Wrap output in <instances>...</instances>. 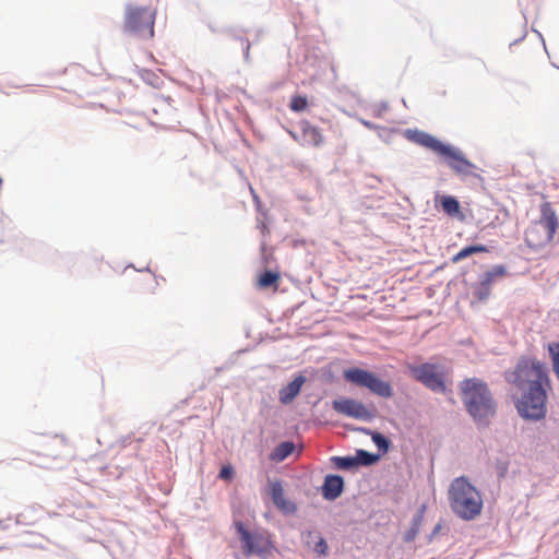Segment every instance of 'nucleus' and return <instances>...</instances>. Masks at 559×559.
I'll return each instance as SVG.
<instances>
[{"label":"nucleus","instance_id":"29","mask_svg":"<svg viewBox=\"0 0 559 559\" xmlns=\"http://www.w3.org/2000/svg\"><path fill=\"white\" fill-rule=\"evenodd\" d=\"M233 474H234L233 467L225 465L222 467V469L219 472V478L228 480L233 477Z\"/></svg>","mask_w":559,"mask_h":559},{"label":"nucleus","instance_id":"8","mask_svg":"<svg viewBox=\"0 0 559 559\" xmlns=\"http://www.w3.org/2000/svg\"><path fill=\"white\" fill-rule=\"evenodd\" d=\"M444 157L449 167L459 175H472L475 166L465 158L461 151L450 145L444 146L440 153Z\"/></svg>","mask_w":559,"mask_h":559},{"label":"nucleus","instance_id":"7","mask_svg":"<svg viewBox=\"0 0 559 559\" xmlns=\"http://www.w3.org/2000/svg\"><path fill=\"white\" fill-rule=\"evenodd\" d=\"M235 526L240 535L243 554L247 557H250L253 554L264 556L271 551L272 543L265 534L250 533L241 522H236Z\"/></svg>","mask_w":559,"mask_h":559},{"label":"nucleus","instance_id":"13","mask_svg":"<svg viewBox=\"0 0 559 559\" xmlns=\"http://www.w3.org/2000/svg\"><path fill=\"white\" fill-rule=\"evenodd\" d=\"M270 495L273 503L283 512L293 513L296 511V506L285 498L284 489L280 480L270 483Z\"/></svg>","mask_w":559,"mask_h":559},{"label":"nucleus","instance_id":"11","mask_svg":"<svg viewBox=\"0 0 559 559\" xmlns=\"http://www.w3.org/2000/svg\"><path fill=\"white\" fill-rule=\"evenodd\" d=\"M405 135L409 141L424 146L438 155L444 151V146L447 145L433 135L420 130H406Z\"/></svg>","mask_w":559,"mask_h":559},{"label":"nucleus","instance_id":"5","mask_svg":"<svg viewBox=\"0 0 559 559\" xmlns=\"http://www.w3.org/2000/svg\"><path fill=\"white\" fill-rule=\"evenodd\" d=\"M344 378L362 388L369 389L372 393L389 399L393 395L392 386L389 382L381 380L376 374L360 368H350L344 371Z\"/></svg>","mask_w":559,"mask_h":559},{"label":"nucleus","instance_id":"16","mask_svg":"<svg viewBox=\"0 0 559 559\" xmlns=\"http://www.w3.org/2000/svg\"><path fill=\"white\" fill-rule=\"evenodd\" d=\"M438 203L450 217L457 218L461 222L465 221V215L462 213L460 203L454 197L442 195L438 199Z\"/></svg>","mask_w":559,"mask_h":559},{"label":"nucleus","instance_id":"4","mask_svg":"<svg viewBox=\"0 0 559 559\" xmlns=\"http://www.w3.org/2000/svg\"><path fill=\"white\" fill-rule=\"evenodd\" d=\"M155 11L151 8L128 5L126 9L124 29L141 38L154 36Z\"/></svg>","mask_w":559,"mask_h":559},{"label":"nucleus","instance_id":"19","mask_svg":"<svg viewBox=\"0 0 559 559\" xmlns=\"http://www.w3.org/2000/svg\"><path fill=\"white\" fill-rule=\"evenodd\" d=\"M281 278L280 272L274 271H265L259 276L258 286L261 288H267L274 286V289H277V282Z\"/></svg>","mask_w":559,"mask_h":559},{"label":"nucleus","instance_id":"15","mask_svg":"<svg viewBox=\"0 0 559 559\" xmlns=\"http://www.w3.org/2000/svg\"><path fill=\"white\" fill-rule=\"evenodd\" d=\"M344 489V480L338 475H328L322 485V496L326 500H335Z\"/></svg>","mask_w":559,"mask_h":559},{"label":"nucleus","instance_id":"1","mask_svg":"<svg viewBox=\"0 0 559 559\" xmlns=\"http://www.w3.org/2000/svg\"><path fill=\"white\" fill-rule=\"evenodd\" d=\"M506 380L520 393L515 401L519 415L524 419L540 420L547 413L548 391L551 390L548 367L533 357H521Z\"/></svg>","mask_w":559,"mask_h":559},{"label":"nucleus","instance_id":"30","mask_svg":"<svg viewBox=\"0 0 559 559\" xmlns=\"http://www.w3.org/2000/svg\"><path fill=\"white\" fill-rule=\"evenodd\" d=\"M441 530V524H437L432 531V535H436Z\"/></svg>","mask_w":559,"mask_h":559},{"label":"nucleus","instance_id":"17","mask_svg":"<svg viewBox=\"0 0 559 559\" xmlns=\"http://www.w3.org/2000/svg\"><path fill=\"white\" fill-rule=\"evenodd\" d=\"M307 545L312 548V550L318 556H326L328 554V544L325 539L316 532H308L307 534Z\"/></svg>","mask_w":559,"mask_h":559},{"label":"nucleus","instance_id":"31","mask_svg":"<svg viewBox=\"0 0 559 559\" xmlns=\"http://www.w3.org/2000/svg\"><path fill=\"white\" fill-rule=\"evenodd\" d=\"M249 52H250V45H248L247 49H246V58L247 59L249 58Z\"/></svg>","mask_w":559,"mask_h":559},{"label":"nucleus","instance_id":"6","mask_svg":"<svg viewBox=\"0 0 559 559\" xmlns=\"http://www.w3.org/2000/svg\"><path fill=\"white\" fill-rule=\"evenodd\" d=\"M412 377L423 383L426 388L435 392H444L447 386L444 382V371L441 366L436 364L408 365Z\"/></svg>","mask_w":559,"mask_h":559},{"label":"nucleus","instance_id":"14","mask_svg":"<svg viewBox=\"0 0 559 559\" xmlns=\"http://www.w3.org/2000/svg\"><path fill=\"white\" fill-rule=\"evenodd\" d=\"M306 382V377L299 374L295 377V379L289 382L287 385L282 388L278 392V400L282 404H290L296 396L299 394L302 385Z\"/></svg>","mask_w":559,"mask_h":559},{"label":"nucleus","instance_id":"21","mask_svg":"<svg viewBox=\"0 0 559 559\" xmlns=\"http://www.w3.org/2000/svg\"><path fill=\"white\" fill-rule=\"evenodd\" d=\"M332 462L338 469H350L358 466V460L352 456H334Z\"/></svg>","mask_w":559,"mask_h":559},{"label":"nucleus","instance_id":"28","mask_svg":"<svg viewBox=\"0 0 559 559\" xmlns=\"http://www.w3.org/2000/svg\"><path fill=\"white\" fill-rule=\"evenodd\" d=\"M420 522H421V516H418V519L415 522L414 527H412V530L405 536L406 542H411L415 538V536L418 533V526H419Z\"/></svg>","mask_w":559,"mask_h":559},{"label":"nucleus","instance_id":"24","mask_svg":"<svg viewBox=\"0 0 559 559\" xmlns=\"http://www.w3.org/2000/svg\"><path fill=\"white\" fill-rule=\"evenodd\" d=\"M307 106H308L307 98L304 96H299V95L294 96L292 98L290 105H289L290 109L293 111H297V112L305 110L307 108Z\"/></svg>","mask_w":559,"mask_h":559},{"label":"nucleus","instance_id":"18","mask_svg":"<svg viewBox=\"0 0 559 559\" xmlns=\"http://www.w3.org/2000/svg\"><path fill=\"white\" fill-rule=\"evenodd\" d=\"M294 449L295 444L293 442H282L273 450L270 459L274 462H282L293 453Z\"/></svg>","mask_w":559,"mask_h":559},{"label":"nucleus","instance_id":"22","mask_svg":"<svg viewBox=\"0 0 559 559\" xmlns=\"http://www.w3.org/2000/svg\"><path fill=\"white\" fill-rule=\"evenodd\" d=\"M508 275L507 269L503 265H495L484 274V278L492 284L495 281Z\"/></svg>","mask_w":559,"mask_h":559},{"label":"nucleus","instance_id":"10","mask_svg":"<svg viewBox=\"0 0 559 559\" xmlns=\"http://www.w3.org/2000/svg\"><path fill=\"white\" fill-rule=\"evenodd\" d=\"M333 408L335 412L346 415L348 417H353L356 419H370L371 413L367 409V407L356 400L352 399H341L333 402Z\"/></svg>","mask_w":559,"mask_h":559},{"label":"nucleus","instance_id":"27","mask_svg":"<svg viewBox=\"0 0 559 559\" xmlns=\"http://www.w3.org/2000/svg\"><path fill=\"white\" fill-rule=\"evenodd\" d=\"M371 439L374 442V444L378 447L379 450H382L383 452H386L389 450V444H390L389 440L381 433H379V432L372 433Z\"/></svg>","mask_w":559,"mask_h":559},{"label":"nucleus","instance_id":"12","mask_svg":"<svg viewBox=\"0 0 559 559\" xmlns=\"http://www.w3.org/2000/svg\"><path fill=\"white\" fill-rule=\"evenodd\" d=\"M299 126L301 131L299 141L302 145L319 147L324 143V136L318 127L307 120L300 121Z\"/></svg>","mask_w":559,"mask_h":559},{"label":"nucleus","instance_id":"23","mask_svg":"<svg viewBox=\"0 0 559 559\" xmlns=\"http://www.w3.org/2000/svg\"><path fill=\"white\" fill-rule=\"evenodd\" d=\"M548 352L552 361V368L559 379V343L552 342L548 345Z\"/></svg>","mask_w":559,"mask_h":559},{"label":"nucleus","instance_id":"3","mask_svg":"<svg viewBox=\"0 0 559 559\" xmlns=\"http://www.w3.org/2000/svg\"><path fill=\"white\" fill-rule=\"evenodd\" d=\"M448 500L453 513L464 521L476 519L483 511L481 495L465 477H457L451 483Z\"/></svg>","mask_w":559,"mask_h":559},{"label":"nucleus","instance_id":"25","mask_svg":"<svg viewBox=\"0 0 559 559\" xmlns=\"http://www.w3.org/2000/svg\"><path fill=\"white\" fill-rule=\"evenodd\" d=\"M358 460V465H370L377 461V456L365 451L359 450L357 451V456L355 457Z\"/></svg>","mask_w":559,"mask_h":559},{"label":"nucleus","instance_id":"2","mask_svg":"<svg viewBox=\"0 0 559 559\" xmlns=\"http://www.w3.org/2000/svg\"><path fill=\"white\" fill-rule=\"evenodd\" d=\"M462 402L479 426H488L496 414V403L486 382L478 378H469L460 382Z\"/></svg>","mask_w":559,"mask_h":559},{"label":"nucleus","instance_id":"26","mask_svg":"<svg viewBox=\"0 0 559 559\" xmlns=\"http://www.w3.org/2000/svg\"><path fill=\"white\" fill-rule=\"evenodd\" d=\"M480 251H486V247H465L457 254H455L452 260H453V262H457V261L471 255L474 252H480Z\"/></svg>","mask_w":559,"mask_h":559},{"label":"nucleus","instance_id":"20","mask_svg":"<svg viewBox=\"0 0 559 559\" xmlns=\"http://www.w3.org/2000/svg\"><path fill=\"white\" fill-rule=\"evenodd\" d=\"M491 293V284L487 282L484 277L483 280L474 287L473 295L478 301L486 300Z\"/></svg>","mask_w":559,"mask_h":559},{"label":"nucleus","instance_id":"9","mask_svg":"<svg viewBox=\"0 0 559 559\" xmlns=\"http://www.w3.org/2000/svg\"><path fill=\"white\" fill-rule=\"evenodd\" d=\"M536 227L544 229L546 234L545 241L552 242L555 240V234L559 228V219L549 202H544L540 205V217L536 223Z\"/></svg>","mask_w":559,"mask_h":559}]
</instances>
